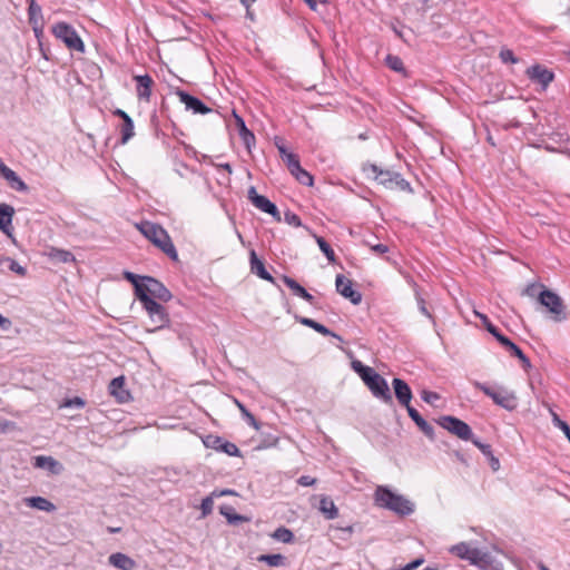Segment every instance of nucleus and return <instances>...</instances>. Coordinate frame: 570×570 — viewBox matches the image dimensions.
Returning a JSON list of instances; mask_svg holds the SVG:
<instances>
[{
  "instance_id": "1",
  "label": "nucleus",
  "mask_w": 570,
  "mask_h": 570,
  "mask_svg": "<svg viewBox=\"0 0 570 570\" xmlns=\"http://www.w3.org/2000/svg\"><path fill=\"white\" fill-rule=\"evenodd\" d=\"M137 229L156 247L165 253L170 259L178 261L177 250L168 233L158 224L141 222L136 225Z\"/></svg>"
},
{
  "instance_id": "2",
  "label": "nucleus",
  "mask_w": 570,
  "mask_h": 570,
  "mask_svg": "<svg viewBox=\"0 0 570 570\" xmlns=\"http://www.w3.org/2000/svg\"><path fill=\"white\" fill-rule=\"evenodd\" d=\"M374 501L377 507L391 510L400 515H409L414 511V504L410 500L383 485L376 488Z\"/></svg>"
},
{
  "instance_id": "3",
  "label": "nucleus",
  "mask_w": 570,
  "mask_h": 570,
  "mask_svg": "<svg viewBox=\"0 0 570 570\" xmlns=\"http://www.w3.org/2000/svg\"><path fill=\"white\" fill-rule=\"evenodd\" d=\"M363 171L387 189L409 193L412 191L410 183L399 173L381 169L375 164H365L363 166Z\"/></svg>"
},
{
  "instance_id": "4",
  "label": "nucleus",
  "mask_w": 570,
  "mask_h": 570,
  "mask_svg": "<svg viewBox=\"0 0 570 570\" xmlns=\"http://www.w3.org/2000/svg\"><path fill=\"white\" fill-rule=\"evenodd\" d=\"M136 297L141 304L148 301L159 299L168 302L171 298L170 292L157 279L148 276H141L140 284L136 285Z\"/></svg>"
},
{
  "instance_id": "5",
  "label": "nucleus",
  "mask_w": 570,
  "mask_h": 570,
  "mask_svg": "<svg viewBox=\"0 0 570 570\" xmlns=\"http://www.w3.org/2000/svg\"><path fill=\"white\" fill-rule=\"evenodd\" d=\"M474 386L491 397L497 405L508 411H513L518 405L515 394L502 386H490L480 382H475Z\"/></svg>"
},
{
  "instance_id": "6",
  "label": "nucleus",
  "mask_w": 570,
  "mask_h": 570,
  "mask_svg": "<svg viewBox=\"0 0 570 570\" xmlns=\"http://www.w3.org/2000/svg\"><path fill=\"white\" fill-rule=\"evenodd\" d=\"M52 35L61 40L65 46L72 51L83 52L85 45L75 30V28L67 22L60 21L52 26L51 28Z\"/></svg>"
},
{
  "instance_id": "7",
  "label": "nucleus",
  "mask_w": 570,
  "mask_h": 570,
  "mask_svg": "<svg viewBox=\"0 0 570 570\" xmlns=\"http://www.w3.org/2000/svg\"><path fill=\"white\" fill-rule=\"evenodd\" d=\"M366 386L371 390L374 396L381 399L384 403L391 404L393 402L392 394L387 382L384 377L377 374L372 367L371 372H366L362 376Z\"/></svg>"
},
{
  "instance_id": "8",
  "label": "nucleus",
  "mask_w": 570,
  "mask_h": 570,
  "mask_svg": "<svg viewBox=\"0 0 570 570\" xmlns=\"http://www.w3.org/2000/svg\"><path fill=\"white\" fill-rule=\"evenodd\" d=\"M538 299L553 315L554 321L559 322L564 318V304L558 294L550 289H543Z\"/></svg>"
},
{
  "instance_id": "9",
  "label": "nucleus",
  "mask_w": 570,
  "mask_h": 570,
  "mask_svg": "<svg viewBox=\"0 0 570 570\" xmlns=\"http://www.w3.org/2000/svg\"><path fill=\"white\" fill-rule=\"evenodd\" d=\"M144 308L148 313L151 327L148 328L150 332H155L164 328L169 323L168 313L166 308L156 301H148L147 304H142Z\"/></svg>"
},
{
  "instance_id": "10",
  "label": "nucleus",
  "mask_w": 570,
  "mask_h": 570,
  "mask_svg": "<svg viewBox=\"0 0 570 570\" xmlns=\"http://www.w3.org/2000/svg\"><path fill=\"white\" fill-rule=\"evenodd\" d=\"M439 424L443 429L448 430L450 433L456 435L461 440H464V441L472 440L473 433H472L471 428L465 422H463L454 416H450V415L442 416L439 420Z\"/></svg>"
},
{
  "instance_id": "11",
  "label": "nucleus",
  "mask_w": 570,
  "mask_h": 570,
  "mask_svg": "<svg viewBox=\"0 0 570 570\" xmlns=\"http://www.w3.org/2000/svg\"><path fill=\"white\" fill-rule=\"evenodd\" d=\"M248 199L259 210L272 215L278 222L281 220L279 210L277 209L276 205L265 196L258 195L255 187H250L248 189Z\"/></svg>"
},
{
  "instance_id": "12",
  "label": "nucleus",
  "mask_w": 570,
  "mask_h": 570,
  "mask_svg": "<svg viewBox=\"0 0 570 570\" xmlns=\"http://www.w3.org/2000/svg\"><path fill=\"white\" fill-rule=\"evenodd\" d=\"M336 291L345 298L350 299L353 304L357 305L362 301V294L353 289V283L344 275L338 274L335 279Z\"/></svg>"
},
{
  "instance_id": "13",
  "label": "nucleus",
  "mask_w": 570,
  "mask_h": 570,
  "mask_svg": "<svg viewBox=\"0 0 570 570\" xmlns=\"http://www.w3.org/2000/svg\"><path fill=\"white\" fill-rule=\"evenodd\" d=\"M136 81V95L140 101L149 102L155 86L154 79L149 75H134Z\"/></svg>"
},
{
  "instance_id": "14",
  "label": "nucleus",
  "mask_w": 570,
  "mask_h": 570,
  "mask_svg": "<svg viewBox=\"0 0 570 570\" xmlns=\"http://www.w3.org/2000/svg\"><path fill=\"white\" fill-rule=\"evenodd\" d=\"M527 75L530 80L540 83L542 89H546L554 79L553 72L540 65L528 68Z\"/></svg>"
},
{
  "instance_id": "15",
  "label": "nucleus",
  "mask_w": 570,
  "mask_h": 570,
  "mask_svg": "<svg viewBox=\"0 0 570 570\" xmlns=\"http://www.w3.org/2000/svg\"><path fill=\"white\" fill-rule=\"evenodd\" d=\"M176 95L186 108L193 110L195 114L205 115L210 111V108H208L203 101L184 90L177 89Z\"/></svg>"
},
{
  "instance_id": "16",
  "label": "nucleus",
  "mask_w": 570,
  "mask_h": 570,
  "mask_svg": "<svg viewBox=\"0 0 570 570\" xmlns=\"http://www.w3.org/2000/svg\"><path fill=\"white\" fill-rule=\"evenodd\" d=\"M112 115L116 116V117H119L120 119H122V124L120 126V134H121V138H120V142L122 145L127 144L129 141L130 138L134 137L135 135V128H134V121L132 119L121 109H116L112 111Z\"/></svg>"
},
{
  "instance_id": "17",
  "label": "nucleus",
  "mask_w": 570,
  "mask_h": 570,
  "mask_svg": "<svg viewBox=\"0 0 570 570\" xmlns=\"http://www.w3.org/2000/svg\"><path fill=\"white\" fill-rule=\"evenodd\" d=\"M394 393L399 403L407 409L411 406L412 391L406 382L401 379H394L393 382Z\"/></svg>"
},
{
  "instance_id": "18",
  "label": "nucleus",
  "mask_w": 570,
  "mask_h": 570,
  "mask_svg": "<svg viewBox=\"0 0 570 570\" xmlns=\"http://www.w3.org/2000/svg\"><path fill=\"white\" fill-rule=\"evenodd\" d=\"M481 570H502V564L497 561L490 553L479 550V556L472 562Z\"/></svg>"
},
{
  "instance_id": "19",
  "label": "nucleus",
  "mask_w": 570,
  "mask_h": 570,
  "mask_svg": "<svg viewBox=\"0 0 570 570\" xmlns=\"http://www.w3.org/2000/svg\"><path fill=\"white\" fill-rule=\"evenodd\" d=\"M449 551L456 556L460 559L468 560L472 564L475 557L479 556V549L471 548L470 544L465 542L458 543L455 546H452Z\"/></svg>"
},
{
  "instance_id": "20",
  "label": "nucleus",
  "mask_w": 570,
  "mask_h": 570,
  "mask_svg": "<svg viewBox=\"0 0 570 570\" xmlns=\"http://www.w3.org/2000/svg\"><path fill=\"white\" fill-rule=\"evenodd\" d=\"M35 466L46 469L52 474H60L63 465L52 456L39 455L35 458Z\"/></svg>"
},
{
  "instance_id": "21",
  "label": "nucleus",
  "mask_w": 570,
  "mask_h": 570,
  "mask_svg": "<svg viewBox=\"0 0 570 570\" xmlns=\"http://www.w3.org/2000/svg\"><path fill=\"white\" fill-rule=\"evenodd\" d=\"M108 562L120 570H134L137 567L134 559L121 552L110 554Z\"/></svg>"
},
{
  "instance_id": "22",
  "label": "nucleus",
  "mask_w": 570,
  "mask_h": 570,
  "mask_svg": "<svg viewBox=\"0 0 570 570\" xmlns=\"http://www.w3.org/2000/svg\"><path fill=\"white\" fill-rule=\"evenodd\" d=\"M13 214V207L7 204H0V230L8 236L11 234L12 229Z\"/></svg>"
},
{
  "instance_id": "23",
  "label": "nucleus",
  "mask_w": 570,
  "mask_h": 570,
  "mask_svg": "<svg viewBox=\"0 0 570 570\" xmlns=\"http://www.w3.org/2000/svg\"><path fill=\"white\" fill-rule=\"evenodd\" d=\"M249 263H250V271L256 274L262 279L274 283L273 276L266 271L265 265L263 261H261L255 250H250L249 253Z\"/></svg>"
},
{
  "instance_id": "24",
  "label": "nucleus",
  "mask_w": 570,
  "mask_h": 570,
  "mask_svg": "<svg viewBox=\"0 0 570 570\" xmlns=\"http://www.w3.org/2000/svg\"><path fill=\"white\" fill-rule=\"evenodd\" d=\"M284 284L297 296L302 297L311 305L315 306V298L311 295L303 286H301L295 279L288 276H283Z\"/></svg>"
},
{
  "instance_id": "25",
  "label": "nucleus",
  "mask_w": 570,
  "mask_h": 570,
  "mask_svg": "<svg viewBox=\"0 0 570 570\" xmlns=\"http://www.w3.org/2000/svg\"><path fill=\"white\" fill-rule=\"evenodd\" d=\"M23 503L29 507L45 512H53L56 505L43 497H28L23 498Z\"/></svg>"
},
{
  "instance_id": "26",
  "label": "nucleus",
  "mask_w": 570,
  "mask_h": 570,
  "mask_svg": "<svg viewBox=\"0 0 570 570\" xmlns=\"http://www.w3.org/2000/svg\"><path fill=\"white\" fill-rule=\"evenodd\" d=\"M124 376L115 377L109 384L110 394L114 395L119 402H126L129 399V393L124 389Z\"/></svg>"
},
{
  "instance_id": "27",
  "label": "nucleus",
  "mask_w": 570,
  "mask_h": 570,
  "mask_svg": "<svg viewBox=\"0 0 570 570\" xmlns=\"http://www.w3.org/2000/svg\"><path fill=\"white\" fill-rule=\"evenodd\" d=\"M407 413L409 416L415 422V424L419 426V429L430 439L433 438V426L429 424L421 415L420 413L412 406H407Z\"/></svg>"
},
{
  "instance_id": "28",
  "label": "nucleus",
  "mask_w": 570,
  "mask_h": 570,
  "mask_svg": "<svg viewBox=\"0 0 570 570\" xmlns=\"http://www.w3.org/2000/svg\"><path fill=\"white\" fill-rule=\"evenodd\" d=\"M320 511L327 520H333L338 515V510L335 503L331 498L325 495H323L320 500Z\"/></svg>"
},
{
  "instance_id": "29",
  "label": "nucleus",
  "mask_w": 570,
  "mask_h": 570,
  "mask_svg": "<svg viewBox=\"0 0 570 570\" xmlns=\"http://www.w3.org/2000/svg\"><path fill=\"white\" fill-rule=\"evenodd\" d=\"M298 322L307 327H311L313 328L314 331H316L317 333L324 335V336H333L340 341H342V337L335 333H333L332 331H330L326 326H324L323 324L321 323H317L315 322L314 320L312 318H307V317H299L298 318Z\"/></svg>"
},
{
  "instance_id": "30",
  "label": "nucleus",
  "mask_w": 570,
  "mask_h": 570,
  "mask_svg": "<svg viewBox=\"0 0 570 570\" xmlns=\"http://www.w3.org/2000/svg\"><path fill=\"white\" fill-rule=\"evenodd\" d=\"M47 255L56 263H73L76 261L75 255L71 252L56 247H51Z\"/></svg>"
},
{
  "instance_id": "31",
  "label": "nucleus",
  "mask_w": 570,
  "mask_h": 570,
  "mask_svg": "<svg viewBox=\"0 0 570 570\" xmlns=\"http://www.w3.org/2000/svg\"><path fill=\"white\" fill-rule=\"evenodd\" d=\"M232 493H233L232 490H224L219 493L214 491L210 495L204 498L202 501V504H200V510H202L203 515L206 517L213 512L214 497H220V495H226V494H232Z\"/></svg>"
},
{
  "instance_id": "32",
  "label": "nucleus",
  "mask_w": 570,
  "mask_h": 570,
  "mask_svg": "<svg viewBox=\"0 0 570 570\" xmlns=\"http://www.w3.org/2000/svg\"><path fill=\"white\" fill-rule=\"evenodd\" d=\"M28 3L29 23H45L41 7L36 2V0H28Z\"/></svg>"
},
{
  "instance_id": "33",
  "label": "nucleus",
  "mask_w": 570,
  "mask_h": 570,
  "mask_svg": "<svg viewBox=\"0 0 570 570\" xmlns=\"http://www.w3.org/2000/svg\"><path fill=\"white\" fill-rule=\"evenodd\" d=\"M258 562H264L269 567L285 566L286 558L283 554H261L257 557Z\"/></svg>"
},
{
  "instance_id": "34",
  "label": "nucleus",
  "mask_w": 570,
  "mask_h": 570,
  "mask_svg": "<svg viewBox=\"0 0 570 570\" xmlns=\"http://www.w3.org/2000/svg\"><path fill=\"white\" fill-rule=\"evenodd\" d=\"M315 240L317 245L320 246V249L323 252V254L326 256L330 263L336 262V255L330 244L321 236L314 235Z\"/></svg>"
},
{
  "instance_id": "35",
  "label": "nucleus",
  "mask_w": 570,
  "mask_h": 570,
  "mask_svg": "<svg viewBox=\"0 0 570 570\" xmlns=\"http://www.w3.org/2000/svg\"><path fill=\"white\" fill-rule=\"evenodd\" d=\"M272 538L284 543H291L294 534L289 529L279 527L272 533Z\"/></svg>"
},
{
  "instance_id": "36",
  "label": "nucleus",
  "mask_w": 570,
  "mask_h": 570,
  "mask_svg": "<svg viewBox=\"0 0 570 570\" xmlns=\"http://www.w3.org/2000/svg\"><path fill=\"white\" fill-rule=\"evenodd\" d=\"M295 178L305 186H312L313 185V177L309 173H307L305 169H303L301 166L298 167V170H294L291 173Z\"/></svg>"
},
{
  "instance_id": "37",
  "label": "nucleus",
  "mask_w": 570,
  "mask_h": 570,
  "mask_svg": "<svg viewBox=\"0 0 570 570\" xmlns=\"http://www.w3.org/2000/svg\"><path fill=\"white\" fill-rule=\"evenodd\" d=\"M385 62H386L387 67L394 71H397V72L404 71L403 61L397 56L387 55Z\"/></svg>"
},
{
  "instance_id": "38",
  "label": "nucleus",
  "mask_w": 570,
  "mask_h": 570,
  "mask_svg": "<svg viewBox=\"0 0 570 570\" xmlns=\"http://www.w3.org/2000/svg\"><path fill=\"white\" fill-rule=\"evenodd\" d=\"M0 262L2 264H6V266L10 271L17 273L18 275L23 276L26 274V269L22 266H20L14 259H12L10 257H3V258L0 259Z\"/></svg>"
},
{
  "instance_id": "39",
  "label": "nucleus",
  "mask_w": 570,
  "mask_h": 570,
  "mask_svg": "<svg viewBox=\"0 0 570 570\" xmlns=\"http://www.w3.org/2000/svg\"><path fill=\"white\" fill-rule=\"evenodd\" d=\"M283 160L291 173L298 170V167L301 166L298 156L293 153L286 154V157H284Z\"/></svg>"
},
{
  "instance_id": "40",
  "label": "nucleus",
  "mask_w": 570,
  "mask_h": 570,
  "mask_svg": "<svg viewBox=\"0 0 570 570\" xmlns=\"http://www.w3.org/2000/svg\"><path fill=\"white\" fill-rule=\"evenodd\" d=\"M6 179L10 183V186L16 190H19V191L28 190V186L26 185V183L22 179H20V177H18L14 171H13V177H7Z\"/></svg>"
},
{
  "instance_id": "41",
  "label": "nucleus",
  "mask_w": 570,
  "mask_h": 570,
  "mask_svg": "<svg viewBox=\"0 0 570 570\" xmlns=\"http://www.w3.org/2000/svg\"><path fill=\"white\" fill-rule=\"evenodd\" d=\"M219 450L230 456H239L240 455V452H239V449L237 448V445L232 442H228V441H225V442L223 441V443L219 445Z\"/></svg>"
},
{
  "instance_id": "42",
  "label": "nucleus",
  "mask_w": 570,
  "mask_h": 570,
  "mask_svg": "<svg viewBox=\"0 0 570 570\" xmlns=\"http://www.w3.org/2000/svg\"><path fill=\"white\" fill-rule=\"evenodd\" d=\"M509 353L512 356L518 357L524 368H529L531 366L530 360L524 355L519 346L515 345Z\"/></svg>"
},
{
  "instance_id": "43",
  "label": "nucleus",
  "mask_w": 570,
  "mask_h": 570,
  "mask_svg": "<svg viewBox=\"0 0 570 570\" xmlns=\"http://www.w3.org/2000/svg\"><path fill=\"white\" fill-rule=\"evenodd\" d=\"M500 58L501 60L504 62V63H517L518 62V58L514 56L513 51L510 50V49H502L500 51Z\"/></svg>"
},
{
  "instance_id": "44",
  "label": "nucleus",
  "mask_w": 570,
  "mask_h": 570,
  "mask_svg": "<svg viewBox=\"0 0 570 570\" xmlns=\"http://www.w3.org/2000/svg\"><path fill=\"white\" fill-rule=\"evenodd\" d=\"M476 315L482 320L487 331L491 333L494 337L500 333V331L489 321V318L485 315L479 313H476Z\"/></svg>"
},
{
  "instance_id": "45",
  "label": "nucleus",
  "mask_w": 570,
  "mask_h": 570,
  "mask_svg": "<svg viewBox=\"0 0 570 570\" xmlns=\"http://www.w3.org/2000/svg\"><path fill=\"white\" fill-rule=\"evenodd\" d=\"M219 511L223 515H225L228 519L229 522H235V521L242 520L240 515L230 513L233 511L232 507H228V505L220 507Z\"/></svg>"
},
{
  "instance_id": "46",
  "label": "nucleus",
  "mask_w": 570,
  "mask_h": 570,
  "mask_svg": "<svg viewBox=\"0 0 570 570\" xmlns=\"http://www.w3.org/2000/svg\"><path fill=\"white\" fill-rule=\"evenodd\" d=\"M85 401L79 397V396H76V397H72V399H67L63 401V403L61 404V406L63 407H71V406H76V407H83L85 406Z\"/></svg>"
},
{
  "instance_id": "47",
  "label": "nucleus",
  "mask_w": 570,
  "mask_h": 570,
  "mask_svg": "<svg viewBox=\"0 0 570 570\" xmlns=\"http://www.w3.org/2000/svg\"><path fill=\"white\" fill-rule=\"evenodd\" d=\"M421 396L429 404H434L435 401L440 400V395L436 392H431L426 390L422 391Z\"/></svg>"
},
{
  "instance_id": "48",
  "label": "nucleus",
  "mask_w": 570,
  "mask_h": 570,
  "mask_svg": "<svg viewBox=\"0 0 570 570\" xmlns=\"http://www.w3.org/2000/svg\"><path fill=\"white\" fill-rule=\"evenodd\" d=\"M352 367L361 377L364 374H366V372L367 373L371 372V367L363 365L362 362H360V361H353L352 362Z\"/></svg>"
},
{
  "instance_id": "49",
  "label": "nucleus",
  "mask_w": 570,
  "mask_h": 570,
  "mask_svg": "<svg viewBox=\"0 0 570 570\" xmlns=\"http://www.w3.org/2000/svg\"><path fill=\"white\" fill-rule=\"evenodd\" d=\"M246 149L250 151L253 145H255V136L252 131L240 136Z\"/></svg>"
},
{
  "instance_id": "50",
  "label": "nucleus",
  "mask_w": 570,
  "mask_h": 570,
  "mask_svg": "<svg viewBox=\"0 0 570 570\" xmlns=\"http://www.w3.org/2000/svg\"><path fill=\"white\" fill-rule=\"evenodd\" d=\"M285 220L295 227H299L302 225L301 218L294 213H286Z\"/></svg>"
},
{
  "instance_id": "51",
  "label": "nucleus",
  "mask_w": 570,
  "mask_h": 570,
  "mask_svg": "<svg viewBox=\"0 0 570 570\" xmlns=\"http://www.w3.org/2000/svg\"><path fill=\"white\" fill-rule=\"evenodd\" d=\"M124 277L125 279H127L128 282H130L132 285H134V288L136 289V285L137 284H140V279L141 277L140 276H137L135 275L134 273L131 272H124Z\"/></svg>"
},
{
  "instance_id": "52",
  "label": "nucleus",
  "mask_w": 570,
  "mask_h": 570,
  "mask_svg": "<svg viewBox=\"0 0 570 570\" xmlns=\"http://www.w3.org/2000/svg\"><path fill=\"white\" fill-rule=\"evenodd\" d=\"M235 118H236V126H237V130H238L239 136L245 135V134L250 131L246 127L245 121L243 120V118H240L238 116H236Z\"/></svg>"
},
{
  "instance_id": "53",
  "label": "nucleus",
  "mask_w": 570,
  "mask_h": 570,
  "mask_svg": "<svg viewBox=\"0 0 570 570\" xmlns=\"http://www.w3.org/2000/svg\"><path fill=\"white\" fill-rule=\"evenodd\" d=\"M297 483L303 485V487H311V485H314L316 483V479L315 478H312L309 475H302L298 480H297Z\"/></svg>"
},
{
  "instance_id": "54",
  "label": "nucleus",
  "mask_w": 570,
  "mask_h": 570,
  "mask_svg": "<svg viewBox=\"0 0 570 570\" xmlns=\"http://www.w3.org/2000/svg\"><path fill=\"white\" fill-rule=\"evenodd\" d=\"M0 175L6 179L7 177H13V170L4 165L0 158Z\"/></svg>"
},
{
  "instance_id": "55",
  "label": "nucleus",
  "mask_w": 570,
  "mask_h": 570,
  "mask_svg": "<svg viewBox=\"0 0 570 570\" xmlns=\"http://www.w3.org/2000/svg\"><path fill=\"white\" fill-rule=\"evenodd\" d=\"M417 305H419V309L422 314H424L429 318H432V314L428 311L426 302L420 296L417 297Z\"/></svg>"
},
{
  "instance_id": "56",
  "label": "nucleus",
  "mask_w": 570,
  "mask_h": 570,
  "mask_svg": "<svg viewBox=\"0 0 570 570\" xmlns=\"http://www.w3.org/2000/svg\"><path fill=\"white\" fill-rule=\"evenodd\" d=\"M245 419H246L247 423L250 426H253L254 429H256V430L261 429L258 421L255 419V416L250 412H246Z\"/></svg>"
},
{
  "instance_id": "57",
  "label": "nucleus",
  "mask_w": 570,
  "mask_h": 570,
  "mask_svg": "<svg viewBox=\"0 0 570 570\" xmlns=\"http://www.w3.org/2000/svg\"><path fill=\"white\" fill-rule=\"evenodd\" d=\"M275 146L277 147V150L282 157H286V154H289V151L286 149V147L282 144V139L276 138L275 139Z\"/></svg>"
},
{
  "instance_id": "58",
  "label": "nucleus",
  "mask_w": 570,
  "mask_h": 570,
  "mask_svg": "<svg viewBox=\"0 0 570 570\" xmlns=\"http://www.w3.org/2000/svg\"><path fill=\"white\" fill-rule=\"evenodd\" d=\"M212 438H208V440L205 442L207 446H213L217 450H219V445L223 443V440L218 436L213 438V442H210Z\"/></svg>"
},
{
  "instance_id": "59",
  "label": "nucleus",
  "mask_w": 570,
  "mask_h": 570,
  "mask_svg": "<svg viewBox=\"0 0 570 570\" xmlns=\"http://www.w3.org/2000/svg\"><path fill=\"white\" fill-rule=\"evenodd\" d=\"M372 250L379 255L385 254L389 250V247L384 244H376L372 246Z\"/></svg>"
},
{
  "instance_id": "60",
  "label": "nucleus",
  "mask_w": 570,
  "mask_h": 570,
  "mask_svg": "<svg viewBox=\"0 0 570 570\" xmlns=\"http://www.w3.org/2000/svg\"><path fill=\"white\" fill-rule=\"evenodd\" d=\"M35 36L39 39L42 36L45 23L31 24Z\"/></svg>"
},
{
  "instance_id": "61",
  "label": "nucleus",
  "mask_w": 570,
  "mask_h": 570,
  "mask_svg": "<svg viewBox=\"0 0 570 570\" xmlns=\"http://www.w3.org/2000/svg\"><path fill=\"white\" fill-rule=\"evenodd\" d=\"M490 463H491V468H492L493 471L499 470L500 462H499V460L493 454L490 456Z\"/></svg>"
},
{
  "instance_id": "62",
  "label": "nucleus",
  "mask_w": 570,
  "mask_h": 570,
  "mask_svg": "<svg viewBox=\"0 0 570 570\" xmlns=\"http://www.w3.org/2000/svg\"><path fill=\"white\" fill-rule=\"evenodd\" d=\"M480 451L487 455V456H491L492 455V450H491V445L489 444H484L483 446H480Z\"/></svg>"
},
{
  "instance_id": "63",
  "label": "nucleus",
  "mask_w": 570,
  "mask_h": 570,
  "mask_svg": "<svg viewBox=\"0 0 570 570\" xmlns=\"http://www.w3.org/2000/svg\"><path fill=\"white\" fill-rule=\"evenodd\" d=\"M11 423L9 421L0 419V432H7Z\"/></svg>"
},
{
  "instance_id": "64",
  "label": "nucleus",
  "mask_w": 570,
  "mask_h": 570,
  "mask_svg": "<svg viewBox=\"0 0 570 570\" xmlns=\"http://www.w3.org/2000/svg\"><path fill=\"white\" fill-rule=\"evenodd\" d=\"M305 2L309 6L311 9L315 10L317 3H323L325 0H305Z\"/></svg>"
}]
</instances>
